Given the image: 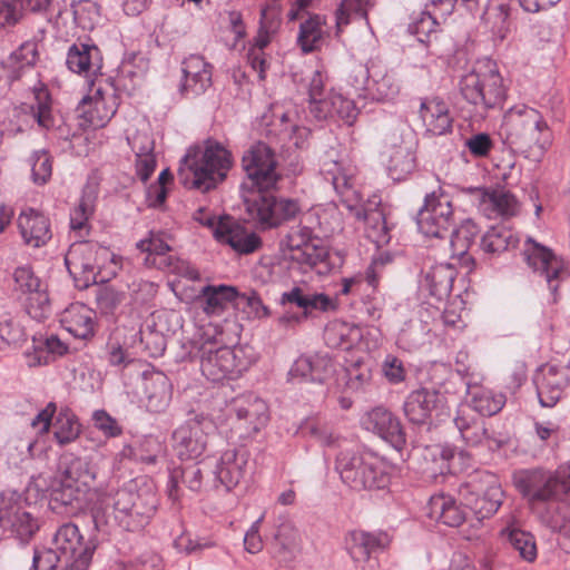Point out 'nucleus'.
Listing matches in <instances>:
<instances>
[{"label":"nucleus","instance_id":"obj_1","mask_svg":"<svg viewBox=\"0 0 570 570\" xmlns=\"http://www.w3.org/2000/svg\"><path fill=\"white\" fill-rule=\"evenodd\" d=\"M185 167L178 169L180 183L188 189L207 193L226 180L234 165L232 151L214 138L202 146H190L181 159Z\"/></svg>","mask_w":570,"mask_h":570},{"label":"nucleus","instance_id":"obj_2","mask_svg":"<svg viewBox=\"0 0 570 570\" xmlns=\"http://www.w3.org/2000/svg\"><path fill=\"white\" fill-rule=\"evenodd\" d=\"M501 131L513 151L532 161H540L552 141L541 112L525 105L513 106L504 114Z\"/></svg>","mask_w":570,"mask_h":570},{"label":"nucleus","instance_id":"obj_3","mask_svg":"<svg viewBox=\"0 0 570 570\" xmlns=\"http://www.w3.org/2000/svg\"><path fill=\"white\" fill-rule=\"evenodd\" d=\"M321 171L325 179L332 183L342 206L357 220L364 222L366 238L377 247L387 245L391 240V229L384 209L380 205L368 208L362 205L361 193L354 188L352 178L342 170L337 161L324 163Z\"/></svg>","mask_w":570,"mask_h":570},{"label":"nucleus","instance_id":"obj_4","mask_svg":"<svg viewBox=\"0 0 570 570\" xmlns=\"http://www.w3.org/2000/svg\"><path fill=\"white\" fill-rule=\"evenodd\" d=\"M459 92L470 111L484 118L490 110L501 109L507 99V87L492 60L478 61L459 80Z\"/></svg>","mask_w":570,"mask_h":570},{"label":"nucleus","instance_id":"obj_5","mask_svg":"<svg viewBox=\"0 0 570 570\" xmlns=\"http://www.w3.org/2000/svg\"><path fill=\"white\" fill-rule=\"evenodd\" d=\"M158 497L150 487L138 488L134 481L118 489L112 495L115 518L129 532L144 530L155 517Z\"/></svg>","mask_w":570,"mask_h":570},{"label":"nucleus","instance_id":"obj_6","mask_svg":"<svg viewBox=\"0 0 570 570\" xmlns=\"http://www.w3.org/2000/svg\"><path fill=\"white\" fill-rule=\"evenodd\" d=\"M335 471L342 482L354 491L382 490L391 483L390 468L384 462L367 459L354 450L338 452Z\"/></svg>","mask_w":570,"mask_h":570},{"label":"nucleus","instance_id":"obj_7","mask_svg":"<svg viewBox=\"0 0 570 570\" xmlns=\"http://www.w3.org/2000/svg\"><path fill=\"white\" fill-rule=\"evenodd\" d=\"M461 504L468 508L478 521L493 517L503 502V490L498 476L485 470H476L459 487Z\"/></svg>","mask_w":570,"mask_h":570},{"label":"nucleus","instance_id":"obj_8","mask_svg":"<svg viewBox=\"0 0 570 570\" xmlns=\"http://www.w3.org/2000/svg\"><path fill=\"white\" fill-rule=\"evenodd\" d=\"M278 161L274 148L264 141L252 144L243 154L242 169L246 178L240 188L243 195L257 193L264 189H276L282 179L277 173Z\"/></svg>","mask_w":570,"mask_h":570},{"label":"nucleus","instance_id":"obj_9","mask_svg":"<svg viewBox=\"0 0 570 570\" xmlns=\"http://www.w3.org/2000/svg\"><path fill=\"white\" fill-rule=\"evenodd\" d=\"M522 256L532 272L546 282L552 302L557 303L562 284L570 279L569 262L531 237L523 244Z\"/></svg>","mask_w":570,"mask_h":570},{"label":"nucleus","instance_id":"obj_10","mask_svg":"<svg viewBox=\"0 0 570 570\" xmlns=\"http://www.w3.org/2000/svg\"><path fill=\"white\" fill-rule=\"evenodd\" d=\"M245 209L253 222L263 229L275 228L294 219L301 213L299 202L278 197L275 189H264L243 195Z\"/></svg>","mask_w":570,"mask_h":570},{"label":"nucleus","instance_id":"obj_11","mask_svg":"<svg viewBox=\"0 0 570 570\" xmlns=\"http://www.w3.org/2000/svg\"><path fill=\"white\" fill-rule=\"evenodd\" d=\"M31 505L16 490L0 493V528L22 543H28L40 530L41 523Z\"/></svg>","mask_w":570,"mask_h":570},{"label":"nucleus","instance_id":"obj_12","mask_svg":"<svg viewBox=\"0 0 570 570\" xmlns=\"http://www.w3.org/2000/svg\"><path fill=\"white\" fill-rule=\"evenodd\" d=\"M394 540L389 529H353L344 538L345 550L354 564L362 570L379 567L381 554L387 553Z\"/></svg>","mask_w":570,"mask_h":570},{"label":"nucleus","instance_id":"obj_13","mask_svg":"<svg viewBox=\"0 0 570 570\" xmlns=\"http://www.w3.org/2000/svg\"><path fill=\"white\" fill-rule=\"evenodd\" d=\"M512 482L529 504L559 500L568 492V484L556 472L544 468L521 469L513 473Z\"/></svg>","mask_w":570,"mask_h":570},{"label":"nucleus","instance_id":"obj_14","mask_svg":"<svg viewBox=\"0 0 570 570\" xmlns=\"http://www.w3.org/2000/svg\"><path fill=\"white\" fill-rule=\"evenodd\" d=\"M289 249V259L306 273L308 269L317 274L331 271L330 252L322 239L313 235V229L306 226L293 228L285 237Z\"/></svg>","mask_w":570,"mask_h":570},{"label":"nucleus","instance_id":"obj_15","mask_svg":"<svg viewBox=\"0 0 570 570\" xmlns=\"http://www.w3.org/2000/svg\"><path fill=\"white\" fill-rule=\"evenodd\" d=\"M12 291L22 303L27 314L39 322L51 314L48 291L30 264L14 268L12 273Z\"/></svg>","mask_w":570,"mask_h":570},{"label":"nucleus","instance_id":"obj_16","mask_svg":"<svg viewBox=\"0 0 570 570\" xmlns=\"http://www.w3.org/2000/svg\"><path fill=\"white\" fill-rule=\"evenodd\" d=\"M416 223L426 237L445 238L454 226V210L450 196L439 188L424 197Z\"/></svg>","mask_w":570,"mask_h":570},{"label":"nucleus","instance_id":"obj_17","mask_svg":"<svg viewBox=\"0 0 570 570\" xmlns=\"http://www.w3.org/2000/svg\"><path fill=\"white\" fill-rule=\"evenodd\" d=\"M232 430L239 439L257 434L269 420L267 403L259 396L249 393L232 400L228 405Z\"/></svg>","mask_w":570,"mask_h":570},{"label":"nucleus","instance_id":"obj_18","mask_svg":"<svg viewBox=\"0 0 570 570\" xmlns=\"http://www.w3.org/2000/svg\"><path fill=\"white\" fill-rule=\"evenodd\" d=\"M107 254V248L89 240L76 242L69 247L65 264L78 287L87 288L97 283L101 267L100 257L105 258Z\"/></svg>","mask_w":570,"mask_h":570},{"label":"nucleus","instance_id":"obj_19","mask_svg":"<svg viewBox=\"0 0 570 570\" xmlns=\"http://www.w3.org/2000/svg\"><path fill=\"white\" fill-rule=\"evenodd\" d=\"M200 371L213 383L224 380H235L245 370L243 361L234 348L228 346L215 347V342L207 340L198 347Z\"/></svg>","mask_w":570,"mask_h":570},{"label":"nucleus","instance_id":"obj_20","mask_svg":"<svg viewBox=\"0 0 570 570\" xmlns=\"http://www.w3.org/2000/svg\"><path fill=\"white\" fill-rule=\"evenodd\" d=\"M215 428L204 413H195L173 433L174 450L180 460L191 461L206 450L208 433Z\"/></svg>","mask_w":570,"mask_h":570},{"label":"nucleus","instance_id":"obj_21","mask_svg":"<svg viewBox=\"0 0 570 570\" xmlns=\"http://www.w3.org/2000/svg\"><path fill=\"white\" fill-rule=\"evenodd\" d=\"M50 549L65 564H71L78 563L80 559L85 562H91L96 546L90 541H85L75 523L67 522L57 529Z\"/></svg>","mask_w":570,"mask_h":570},{"label":"nucleus","instance_id":"obj_22","mask_svg":"<svg viewBox=\"0 0 570 570\" xmlns=\"http://www.w3.org/2000/svg\"><path fill=\"white\" fill-rule=\"evenodd\" d=\"M382 155L389 176L395 181L406 179L416 167L414 142L395 131L386 136Z\"/></svg>","mask_w":570,"mask_h":570},{"label":"nucleus","instance_id":"obj_23","mask_svg":"<svg viewBox=\"0 0 570 570\" xmlns=\"http://www.w3.org/2000/svg\"><path fill=\"white\" fill-rule=\"evenodd\" d=\"M363 425L399 452L406 445V432L400 417L384 406L368 411L363 419Z\"/></svg>","mask_w":570,"mask_h":570},{"label":"nucleus","instance_id":"obj_24","mask_svg":"<svg viewBox=\"0 0 570 570\" xmlns=\"http://www.w3.org/2000/svg\"><path fill=\"white\" fill-rule=\"evenodd\" d=\"M335 374V363L327 354L301 355L293 363L288 380L297 383H325Z\"/></svg>","mask_w":570,"mask_h":570},{"label":"nucleus","instance_id":"obj_25","mask_svg":"<svg viewBox=\"0 0 570 570\" xmlns=\"http://www.w3.org/2000/svg\"><path fill=\"white\" fill-rule=\"evenodd\" d=\"M214 235L219 243L229 245L240 255L252 254L263 245L256 233L249 232L230 216L219 218Z\"/></svg>","mask_w":570,"mask_h":570},{"label":"nucleus","instance_id":"obj_26","mask_svg":"<svg viewBox=\"0 0 570 570\" xmlns=\"http://www.w3.org/2000/svg\"><path fill=\"white\" fill-rule=\"evenodd\" d=\"M249 452L245 448L224 451L216 463L214 474L226 491L235 489L249 473Z\"/></svg>","mask_w":570,"mask_h":570},{"label":"nucleus","instance_id":"obj_27","mask_svg":"<svg viewBox=\"0 0 570 570\" xmlns=\"http://www.w3.org/2000/svg\"><path fill=\"white\" fill-rule=\"evenodd\" d=\"M533 382L539 403L543 407H553L561 400L564 389L570 385L568 371L551 364L541 366Z\"/></svg>","mask_w":570,"mask_h":570},{"label":"nucleus","instance_id":"obj_28","mask_svg":"<svg viewBox=\"0 0 570 570\" xmlns=\"http://www.w3.org/2000/svg\"><path fill=\"white\" fill-rule=\"evenodd\" d=\"M453 421L462 441L468 446H479L484 441L490 449L492 446L500 449L503 445V441L487 429L484 420L472 413L469 407H460Z\"/></svg>","mask_w":570,"mask_h":570},{"label":"nucleus","instance_id":"obj_29","mask_svg":"<svg viewBox=\"0 0 570 570\" xmlns=\"http://www.w3.org/2000/svg\"><path fill=\"white\" fill-rule=\"evenodd\" d=\"M442 17L433 10L424 7L419 12H413L407 30L414 35L426 51L433 56H441L440 37L442 33Z\"/></svg>","mask_w":570,"mask_h":570},{"label":"nucleus","instance_id":"obj_30","mask_svg":"<svg viewBox=\"0 0 570 570\" xmlns=\"http://www.w3.org/2000/svg\"><path fill=\"white\" fill-rule=\"evenodd\" d=\"M17 225L24 244L33 248L47 245L52 238L49 217L32 207L20 212Z\"/></svg>","mask_w":570,"mask_h":570},{"label":"nucleus","instance_id":"obj_31","mask_svg":"<svg viewBox=\"0 0 570 570\" xmlns=\"http://www.w3.org/2000/svg\"><path fill=\"white\" fill-rule=\"evenodd\" d=\"M441 403L442 395L438 390L420 387L406 396L403 404L404 415L413 424H428L433 411L438 410Z\"/></svg>","mask_w":570,"mask_h":570},{"label":"nucleus","instance_id":"obj_32","mask_svg":"<svg viewBox=\"0 0 570 570\" xmlns=\"http://www.w3.org/2000/svg\"><path fill=\"white\" fill-rule=\"evenodd\" d=\"M66 65L70 71L90 77L102 68L101 51L91 39L78 40L69 47Z\"/></svg>","mask_w":570,"mask_h":570},{"label":"nucleus","instance_id":"obj_33","mask_svg":"<svg viewBox=\"0 0 570 570\" xmlns=\"http://www.w3.org/2000/svg\"><path fill=\"white\" fill-rule=\"evenodd\" d=\"M142 391L146 407L151 413H163L167 410L173 397V385L168 376L161 371H146L142 373Z\"/></svg>","mask_w":570,"mask_h":570},{"label":"nucleus","instance_id":"obj_34","mask_svg":"<svg viewBox=\"0 0 570 570\" xmlns=\"http://www.w3.org/2000/svg\"><path fill=\"white\" fill-rule=\"evenodd\" d=\"M90 489L72 484L59 479L58 485L51 491L52 510L75 517L85 511Z\"/></svg>","mask_w":570,"mask_h":570},{"label":"nucleus","instance_id":"obj_35","mask_svg":"<svg viewBox=\"0 0 570 570\" xmlns=\"http://www.w3.org/2000/svg\"><path fill=\"white\" fill-rule=\"evenodd\" d=\"M181 65L183 94L199 96L212 86L213 66L203 56L190 55Z\"/></svg>","mask_w":570,"mask_h":570},{"label":"nucleus","instance_id":"obj_36","mask_svg":"<svg viewBox=\"0 0 570 570\" xmlns=\"http://www.w3.org/2000/svg\"><path fill=\"white\" fill-rule=\"evenodd\" d=\"M419 112L426 132L432 136H442L452 131L453 118L448 102L442 98L431 97L422 99Z\"/></svg>","mask_w":570,"mask_h":570},{"label":"nucleus","instance_id":"obj_37","mask_svg":"<svg viewBox=\"0 0 570 570\" xmlns=\"http://www.w3.org/2000/svg\"><path fill=\"white\" fill-rule=\"evenodd\" d=\"M117 111L116 102L111 104L105 98L102 90L98 88L94 96H85L78 107L77 112L83 124L94 129L105 127Z\"/></svg>","mask_w":570,"mask_h":570},{"label":"nucleus","instance_id":"obj_38","mask_svg":"<svg viewBox=\"0 0 570 570\" xmlns=\"http://www.w3.org/2000/svg\"><path fill=\"white\" fill-rule=\"evenodd\" d=\"M60 323L76 338L88 340L95 335L96 312L82 303H72L61 313Z\"/></svg>","mask_w":570,"mask_h":570},{"label":"nucleus","instance_id":"obj_39","mask_svg":"<svg viewBox=\"0 0 570 570\" xmlns=\"http://www.w3.org/2000/svg\"><path fill=\"white\" fill-rule=\"evenodd\" d=\"M456 275L458 271L452 263H438L425 273L422 286L436 302H443L449 298Z\"/></svg>","mask_w":570,"mask_h":570},{"label":"nucleus","instance_id":"obj_40","mask_svg":"<svg viewBox=\"0 0 570 570\" xmlns=\"http://www.w3.org/2000/svg\"><path fill=\"white\" fill-rule=\"evenodd\" d=\"M240 294L235 286L225 284L206 285L202 288L197 303L207 315L219 316L230 305L235 304Z\"/></svg>","mask_w":570,"mask_h":570},{"label":"nucleus","instance_id":"obj_41","mask_svg":"<svg viewBox=\"0 0 570 570\" xmlns=\"http://www.w3.org/2000/svg\"><path fill=\"white\" fill-rule=\"evenodd\" d=\"M335 308L336 303L327 294L307 292L305 312L286 311L276 320V324L283 330L295 328L308 320L314 312L326 313Z\"/></svg>","mask_w":570,"mask_h":570},{"label":"nucleus","instance_id":"obj_42","mask_svg":"<svg viewBox=\"0 0 570 570\" xmlns=\"http://www.w3.org/2000/svg\"><path fill=\"white\" fill-rule=\"evenodd\" d=\"M137 248L147 253L146 264L170 272L177 268V262L173 256L168 255L171 248L164 239L163 233L150 232L147 238L140 239L137 243Z\"/></svg>","mask_w":570,"mask_h":570},{"label":"nucleus","instance_id":"obj_43","mask_svg":"<svg viewBox=\"0 0 570 570\" xmlns=\"http://www.w3.org/2000/svg\"><path fill=\"white\" fill-rule=\"evenodd\" d=\"M480 228L474 220L471 218L464 219L461 224L451 229V249L452 258H456L460 264L468 266L470 263H474V259L469 255V249L475 244L476 237L480 235Z\"/></svg>","mask_w":570,"mask_h":570},{"label":"nucleus","instance_id":"obj_44","mask_svg":"<svg viewBox=\"0 0 570 570\" xmlns=\"http://www.w3.org/2000/svg\"><path fill=\"white\" fill-rule=\"evenodd\" d=\"M262 134L268 144H282L289 139L294 129L287 112L277 105H272L261 120Z\"/></svg>","mask_w":570,"mask_h":570},{"label":"nucleus","instance_id":"obj_45","mask_svg":"<svg viewBox=\"0 0 570 570\" xmlns=\"http://www.w3.org/2000/svg\"><path fill=\"white\" fill-rule=\"evenodd\" d=\"M520 243L518 234L510 227L498 224L491 226L480 238L479 248L489 256H497L515 248Z\"/></svg>","mask_w":570,"mask_h":570},{"label":"nucleus","instance_id":"obj_46","mask_svg":"<svg viewBox=\"0 0 570 570\" xmlns=\"http://www.w3.org/2000/svg\"><path fill=\"white\" fill-rule=\"evenodd\" d=\"M203 471L198 462H190L174 468L170 471L167 484L168 497L174 501L179 499L180 483L193 492H199L203 488Z\"/></svg>","mask_w":570,"mask_h":570},{"label":"nucleus","instance_id":"obj_47","mask_svg":"<svg viewBox=\"0 0 570 570\" xmlns=\"http://www.w3.org/2000/svg\"><path fill=\"white\" fill-rule=\"evenodd\" d=\"M429 509L431 518H435L448 527L458 528L466 520L465 510L449 494L432 495Z\"/></svg>","mask_w":570,"mask_h":570},{"label":"nucleus","instance_id":"obj_48","mask_svg":"<svg viewBox=\"0 0 570 570\" xmlns=\"http://www.w3.org/2000/svg\"><path fill=\"white\" fill-rule=\"evenodd\" d=\"M59 479L90 489L96 479V472L85 459L63 455L59 463Z\"/></svg>","mask_w":570,"mask_h":570},{"label":"nucleus","instance_id":"obj_49","mask_svg":"<svg viewBox=\"0 0 570 570\" xmlns=\"http://www.w3.org/2000/svg\"><path fill=\"white\" fill-rule=\"evenodd\" d=\"M515 0H488L484 11L481 16L482 23L501 40L507 37L509 31L508 20L511 17Z\"/></svg>","mask_w":570,"mask_h":570},{"label":"nucleus","instance_id":"obj_50","mask_svg":"<svg viewBox=\"0 0 570 570\" xmlns=\"http://www.w3.org/2000/svg\"><path fill=\"white\" fill-rule=\"evenodd\" d=\"M281 6L263 3L259 8V20L256 36L253 38L258 48H266L277 33L282 19Z\"/></svg>","mask_w":570,"mask_h":570},{"label":"nucleus","instance_id":"obj_51","mask_svg":"<svg viewBox=\"0 0 570 570\" xmlns=\"http://www.w3.org/2000/svg\"><path fill=\"white\" fill-rule=\"evenodd\" d=\"M324 341L330 348L350 351L361 338V330L345 322H333L324 330Z\"/></svg>","mask_w":570,"mask_h":570},{"label":"nucleus","instance_id":"obj_52","mask_svg":"<svg viewBox=\"0 0 570 570\" xmlns=\"http://www.w3.org/2000/svg\"><path fill=\"white\" fill-rule=\"evenodd\" d=\"M52 425L55 429L53 438L61 446L72 443L81 433V423L75 412L68 406L60 409Z\"/></svg>","mask_w":570,"mask_h":570},{"label":"nucleus","instance_id":"obj_53","mask_svg":"<svg viewBox=\"0 0 570 570\" xmlns=\"http://www.w3.org/2000/svg\"><path fill=\"white\" fill-rule=\"evenodd\" d=\"M326 24L325 16L313 13L301 22L297 43L304 53L316 51L323 39V26Z\"/></svg>","mask_w":570,"mask_h":570},{"label":"nucleus","instance_id":"obj_54","mask_svg":"<svg viewBox=\"0 0 570 570\" xmlns=\"http://www.w3.org/2000/svg\"><path fill=\"white\" fill-rule=\"evenodd\" d=\"M507 402L505 395L495 393L483 387H475L471 393L469 407L472 413L476 412L481 416H492L499 413Z\"/></svg>","mask_w":570,"mask_h":570},{"label":"nucleus","instance_id":"obj_55","mask_svg":"<svg viewBox=\"0 0 570 570\" xmlns=\"http://www.w3.org/2000/svg\"><path fill=\"white\" fill-rule=\"evenodd\" d=\"M39 59L38 43L24 41L7 59V66L11 70V78L19 79L21 71L36 66Z\"/></svg>","mask_w":570,"mask_h":570},{"label":"nucleus","instance_id":"obj_56","mask_svg":"<svg viewBox=\"0 0 570 570\" xmlns=\"http://www.w3.org/2000/svg\"><path fill=\"white\" fill-rule=\"evenodd\" d=\"M33 358L30 365L48 364L50 355L62 356L68 352V346L57 335L47 337L32 336Z\"/></svg>","mask_w":570,"mask_h":570},{"label":"nucleus","instance_id":"obj_57","mask_svg":"<svg viewBox=\"0 0 570 570\" xmlns=\"http://www.w3.org/2000/svg\"><path fill=\"white\" fill-rule=\"evenodd\" d=\"M482 202L489 203L493 210L503 217H511L518 213L515 196L504 189L476 188Z\"/></svg>","mask_w":570,"mask_h":570},{"label":"nucleus","instance_id":"obj_58","mask_svg":"<svg viewBox=\"0 0 570 570\" xmlns=\"http://www.w3.org/2000/svg\"><path fill=\"white\" fill-rule=\"evenodd\" d=\"M35 104L31 106L38 125L45 129L55 127V118L51 109V95L46 85L39 83L33 88Z\"/></svg>","mask_w":570,"mask_h":570},{"label":"nucleus","instance_id":"obj_59","mask_svg":"<svg viewBox=\"0 0 570 570\" xmlns=\"http://www.w3.org/2000/svg\"><path fill=\"white\" fill-rule=\"evenodd\" d=\"M511 547L518 551L520 558L532 562L537 558V543L534 537L521 529H507L502 531Z\"/></svg>","mask_w":570,"mask_h":570},{"label":"nucleus","instance_id":"obj_60","mask_svg":"<svg viewBox=\"0 0 570 570\" xmlns=\"http://www.w3.org/2000/svg\"><path fill=\"white\" fill-rule=\"evenodd\" d=\"M28 334L24 326L16 318L0 321V350L17 348L27 342Z\"/></svg>","mask_w":570,"mask_h":570},{"label":"nucleus","instance_id":"obj_61","mask_svg":"<svg viewBox=\"0 0 570 570\" xmlns=\"http://www.w3.org/2000/svg\"><path fill=\"white\" fill-rule=\"evenodd\" d=\"M138 336L141 350L147 356L156 358L164 354L167 341L165 335L155 328V325L141 327Z\"/></svg>","mask_w":570,"mask_h":570},{"label":"nucleus","instance_id":"obj_62","mask_svg":"<svg viewBox=\"0 0 570 570\" xmlns=\"http://www.w3.org/2000/svg\"><path fill=\"white\" fill-rule=\"evenodd\" d=\"M75 23L82 30H92L99 18V6L92 0L71 2Z\"/></svg>","mask_w":570,"mask_h":570},{"label":"nucleus","instance_id":"obj_63","mask_svg":"<svg viewBox=\"0 0 570 570\" xmlns=\"http://www.w3.org/2000/svg\"><path fill=\"white\" fill-rule=\"evenodd\" d=\"M94 208L86 197H81L78 205L70 212V228L78 237L85 238L90 234L89 218Z\"/></svg>","mask_w":570,"mask_h":570},{"label":"nucleus","instance_id":"obj_64","mask_svg":"<svg viewBox=\"0 0 570 570\" xmlns=\"http://www.w3.org/2000/svg\"><path fill=\"white\" fill-rule=\"evenodd\" d=\"M31 179L36 185L47 184L52 175V159L46 150L35 151L30 156Z\"/></svg>","mask_w":570,"mask_h":570}]
</instances>
